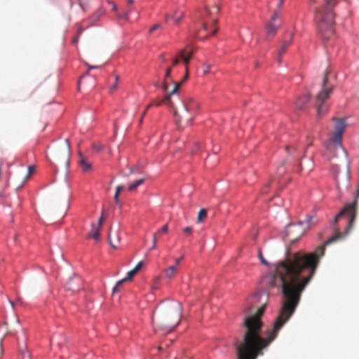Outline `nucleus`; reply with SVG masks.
<instances>
[{
    "mask_svg": "<svg viewBox=\"0 0 359 359\" xmlns=\"http://www.w3.org/2000/svg\"><path fill=\"white\" fill-rule=\"evenodd\" d=\"M340 237L341 234L337 233L318 246L315 252L292 253L273 265V272L266 280L269 287L281 290V306L278 316L273 329L266 332V338L261 336L263 324L260 320L265 311V305L259 307L255 315L245 318V331L243 340L236 344L238 359H256L263 354L262 350L276 339L278 331L294 314L302 292L316 272L320 257L324 255L325 246Z\"/></svg>",
    "mask_w": 359,
    "mask_h": 359,
    "instance_id": "obj_1",
    "label": "nucleus"
},
{
    "mask_svg": "<svg viewBox=\"0 0 359 359\" xmlns=\"http://www.w3.org/2000/svg\"><path fill=\"white\" fill-rule=\"evenodd\" d=\"M325 6L316 11L315 20L318 34L323 40L330 39L334 34V13L333 8L337 0H324Z\"/></svg>",
    "mask_w": 359,
    "mask_h": 359,
    "instance_id": "obj_2",
    "label": "nucleus"
},
{
    "mask_svg": "<svg viewBox=\"0 0 359 359\" xmlns=\"http://www.w3.org/2000/svg\"><path fill=\"white\" fill-rule=\"evenodd\" d=\"M182 306L180 302L172 301L167 303L163 309L162 313L155 322L154 315L151 317L152 323L158 327L172 331L179 325L182 318Z\"/></svg>",
    "mask_w": 359,
    "mask_h": 359,
    "instance_id": "obj_3",
    "label": "nucleus"
},
{
    "mask_svg": "<svg viewBox=\"0 0 359 359\" xmlns=\"http://www.w3.org/2000/svg\"><path fill=\"white\" fill-rule=\"evenodd\" d=\"M330 70H327L323 78L321 90L316 97L318 116H320L327 111L325 103L329 99L334 88V85L330 81Z\"/></svg>",
    "mask_w": 359,
    "mask_h": 359,
    "instance_id": "obj_4",
    "label": "nucleus"
},
{
    "mask_svg": "<svg viewBox=\"0 0 359 359\" xmlns=\"http://www.w3.org/2000/svg\"><path fill=\"white\" fill-rule=\"evenodd\" d=\"M193 55V50L191 49H189L188 48H184L181 50L180 53L178 56L176 57V58L173 60L172 65L170 67H168L165 69L163 81L161 85V88L163 91H167L169 86V81H172L171 78V72L172 67L177 65L180 61V60H182L184 61V63L185 65V68L188 67V65L189 63L190 59L191 58Z\"/></svg>",
    "mask_w": 359,
    "mask_h": 359,
    "instance_id": "obj_5",
    "label": "nucleus"
},
{
    "mask_svg": "<svg viewBox=\"0 0 359 359\" xmlns=\"http://www.w3.org/2000/svg\"><path fill=\"white\" fill-rule=\"evenodd\" d=\"M311 221L312 217L308 216L305 221H301L297 224H289L285 229L286 236L290 241L298 239L304 234L305 230L311 226Z\"/></svg>",
    "mask_w": 359,
    "mask_h": 359,
    "instance_id": "obj_6",
    "label": "nucleus"
},
{
    "mask_svg": "<svg viewBox=\"0 0 359 359\" xmlns=\"http://www.w3.org/2000/svg\"><path fill=\"white\" fill-rule=\"evenodd\" d=\"M334 121V133L329 139L327 148L332 147L341 148V135L344 131L346 123L343 119L336 118Z\"/></svg>",
    "mask_w": 359,
    "mask_h": 359,
    "instance_id": "obj_7",
    "label": "nucleus"
},
{
    "mask_svg": "<svg viewBox=\"0 0 359 359\" xmlns=\"http://www.w3.org/2000/svg\"><path fill=\"white\" fill-rule=\"evenodd\" d=\"M357 212V203L354 201L350 204L346 205L344 209H342L334 219V222L337 223L338 219L343 217H347L348 224L346 233L353 227Z\"/></svg>",
    "mask_w": 359,
    "mask_h": 359,
    "instance_id": "obj_8",
    "label": "nucleus"
},
{
    "mask_svg": "<svg viewBox=\"0 0 359 359\" xmlns=\"http://www.w3.org/2000/svg\"><path fill=\"white\" fill-rule=\"evenodd\" d=\"M219 12V7L217 5H214L210 8H205L203 13L202 17L205 19L203 22V29H208L209 23L214 25L217 20V15Z\"/></svg>",
    "mask_w": 359,
    "mask_h": 359,
    "instance_id": "obj_9",
    "label": "nucleus"
},
{
    "mask_svg": "<svg viewBox=\"0 0 359 359\" xmlns=\"http://www.w3.org/2000/svg\"><path fill=\"white\" fill-rule=\"evenodd\" d=\"M172 108L174 110L175 116L178 118V121H181L182 119H184L188 123H190L192 121L193 117L190 113L194 111V106L181 103L180 107L179 109L174 108V107Z\"/></svg>",
    "mask_w": 359,
    "mask_h": 359,
    "instance_id": "obj_10",
    "label": "nucleus"
},
{
    "mask_svg": "<svg viewBox=\"0 0 359 359\" xmlns=\"http://www.w3.org/2000/svg\"><path fill=\"white\" fill-rule=\"evenodd\" d=\"M180 87V83H175V86L173 87L172 90L168 91V89H169V88H168V90L165 91L167 93H166L165 97L162 100L157 102L156 103V105L159 107L161 104H165L169 106L170 107H173V104L171 101V97L177 93Z\"/></svg>",
    "mask_w": 359,
    "mask_h": 359,
    "instance_id": "obj_11",
    "label": "nucleus"
},
{
    "mask_svg": "<svg viewBox=\"0 0 359 359\" xmlns=\"http://www.w3.org/2000/svg\"><path fill=\"white\" fill-rule=\"evenodd\" d=\"M67 289L72 292L80 291L83 287V280L79 276L70 278L67 283Z\"/></svg>",
    "mask_w": 359,
    "mask_h": 359,
    "instance_id": "obj_12",
    "label": "nucleus"
},
{
    "mask_svg": "<svg viewBox=\"0 0 359 359\" xmlns=\"http://www.w3.org/2000/svg\"><path fill=\"white\" fill-rule=\"evenodd\" d=\"M278 17H279V12L278 11H276L274 12L273 15H272L271 22H269L266 27L267 36H273L276 33L278 27H280V25L275 24L274 22Z\"/></svg>",
    "mask_w": 359,
    "mask_h": 359,
    "instance_id": "obj_13",
    "label": "nucleus"
},
{
    "mask_svg": "<svg viewBox=\"0 0 359 359\" xmlns=\"http://www.w3.org/2000/svg\"><path fill=\"white\" fill-rule=\"evenodd\" d=\"M66 145L64 147L63 150L61 151L60 149H58L55 151V157L57 160H61L60 154L62 153V160L67 163H69V157L71 154V147L69 142V140L67 139L65 140Z\"/></svg>",
    "mask_w": 359,
    "mask_h": 359,
    "instance_id": "obj_14",
    "label": "nucleus"
},
{
    "mask_svg": "<svg viewBox=\"0 0 359 359\" xmlns=\"http://www.w3.org/2000/svg\"><path fill=\"white\" fill-rule=\"evenodd\" d=\"M101 227L97 226L95 224L93 223L91 224V231L88 234V238H93L95 240L97 241L100 238V231Z\"/></svg>",
    "mask_w": 359,
    "mask_h": 359,
    "instance_id": "obj_15",
    "label": "nucleus"
},
{
    "mask_svg": "<svg viewBox=\"0 0 359 359\" xmlns=\"http://www.w3.org/2000/svg\"><path fill=\"white\" fill-rule=\"evenodd\" d=\"M143 265L142 262H140L137 266L130 271L127 273L126 276L123 278L126 281L130 280L133 278L137 273V272L140 270L141 267Z\"/></svg>",
    "mask_w": 359,
    "mask_h": 359,
    "instance_id": "obj_16",
    "label": "nucleus"
},
{
    "mask_svg": "<svg viewBox=\"0 0 359 359\" xmlns=\"http://www.w3.org/2000/svg\"><path fill=\"white\" fill-rule=\"evenodd\" d=\"M183 17L184 12L179 10H176L175 11L174 15L172 17L169 15H165V21H167L169 18H172L175 23H179L183 18Z\"/></svg>",
    "mask_w": 359,
    "mask_h": 359,
    "instance_id": "obj_17",
    "label": "nucleus"
},
{
    "mask_svg": "<svg viewBox=\"0 0 359 359\" xmlns=\"http://www.w3.org/2000/svg\"><path fill=\"white\" fill-rule=\"evenodd\" d=\"M177 271V266H170L164 271L165 276L167 278L171 279L175 277L176 273Z\"/></svg>",
    "mask_w": 359,
    "mask_h": 359,
    "instance_id": "obj_18",
    "label": "nucleus"
},
{
    "mask_svg": "<svg viewBox=\"0 0 359 359\" xmlns=\"http://www.w3.org/2000/svg\"><path fill=\"white\" fill-rule=\"evenodd\" d=\"M309 99H310L309 95H304L303 96H302L297 100V102H296L297 107L299 109L303 108L305 106V104L309 102Z\"/></svg>",
    "mask_w": 359,
    "mask_h": 359,
    "instance_id": "obj_19",
    "label": "nucleus"
},
{
    "mask_svg": "<svg viewBox=\"0 0 359 359\" xmlns=\"http://www.w3.org/2000/svg\"><path fill=\"white\" fill-rule=\"evenodd\" d=\"M292 39H293V35H292V34H291L290 35L289 39H288L287 40H285V41H284V43H283V46H282V47H281V48H280V50L278 51V52H279V55H283L285 53V51H286L287 48L290 46V45L291 44V42H292Z\"/></svg>",
    "mask_w": 359,
    "mask_h": 359,
    "instance_id": "obj_20",
    "label": "nucleus"
},
{
    "mask_svg": "<svg viewBox=\"0 0 359 359\" xmlns=\"http://www.w3.org/2000/svg\"><path fill=\"white\" fill-rule=\"evenodd\" d=\"M81 159L79 161V163L81 166L82 167V170L84 172H88L91 170V164L86 161L85 158L82 156L81 154H80Z\"/></svg>",
    "mask_w": 359,
    "mask_h": 359,
    "instance_id": "obj_21",
    "label": "nucleus"
},
{
    "mask_svg": "<svg viewBox=\"0 0 359 359\" xmlns=\"http://www.w3.org/2000/svg\"><path fill=\"white\" fill-rule=\"evenodd\" d=\"M109 243H110L111 246L113 248L116 249V248H117L116 244L119 243L120 237L118 236V234L116 233L114 235V238H113L111 233H109Z\"/></svg>",
    "mask_w": 359,
    "mask_h": 359,
    "instance_id": "obj_22",
    "label": "nucleus"
},
{
    "mask_svg": "<svg viewBox=\"0 0 359 359\" xmlns=\"http://www.w3.org/2000/svg\"><path fill=\"white\" fill-rule=\"evenodd\" d=\"M144 182V178H140L135 181L133 183L130 184L128 187V190L133 191L135 190L140 185L142 184Z\"/></svg>",
    "mask_w": 359,
    "mask_h": 359,
    "instance_id": "obj_23",
    "label": "nucleus"
},
{
    "mask_svg": "<svg viewBox=\"0 0 359 359\" xmlns=\"http://www.w3.org/2000/svg\"><path fill=\"white\" fill-rule=\"evenodd\" d=\"M206 217H207L206 210L204 208L201 209V210L199 211V212L198 214V218H197L198 222H202Z\"/></svg>",
    "mask_w": 359,
    "mask_h": 359,
    "instance_id": "obj_24",
    "label": "nucleus"
},
{
    "mask_svg": "<svg viewBox=\"0 0 359 359\" xmlns=\"http://www.w3.org/2000/svg\"><path fill=\"white\" fill-rule=\"evenodd\" d=\"M123 188H124V187L123 185H119L116 189V191H115V194H114V200H115V203L117 204L119 202L118 197H119L120 192L123 189Z\"/></svg>",
    "mask_w": 359,
    "mask_h": 359,
    "instance_id": "obj_25",
    "label": "nucleus"
},
{
    "mask_svg": "<svg viewBox=\"0 0 359 359\" xmlns=\"http://www.w3.org/2000/svg\"><path fill=\"white\" fill-rule=\"evenodd\" d=\"M126 282V280L123 278L120 280H118L115 286L113 287V290H112V292L113 294L116 293V292H118L119 290H120V288L122 286V285Z\"/></svg>",
    "mask_w": 359,
    "mask_h": 359,
    "instance_id": "obj_26",
    "label": "nucleus"
},
{
    "mask_svg": "<svg viewBox=\"0 0 359 359\" xmlns=\"http://www.w3.org/2000/svg\"><path fill=\"white\" fill-rule=\"evenodd\" d=\"M168 231V225L165 224L161 229H160L155 234L158 236L161 234L166 233Z\"/></svg>",
    "mask_w": 359,
    "mask_h": 359,
    "instance_id": "obj_27",
    "label": "nucleus"
},
{
    "mask_svg": "<svg viewBox=\"0 0 359 359\" xmlns=\"http://www.w3.org/2000/svg\"><path fill=\"white\" fill-rule=\"evenodd\" d=\"M182 103L194 106V110L198 107V103H196L193 98H189L187 102Z\"/></svg>",
    "mask_w": 359,
    "mask_h": 359,
    "instance_id": "obj_28",
    "label": "nucleus"
},
{
    "mask_svg": "<svg viewBox=\"0 0 359 359\" xmlns=\"http://www.w3.org/2000/svg\"><path fill=\"white\" fill-rule=\"evenodd\" d=\"M185 72H186V74H185L184 76L183 77L182 80L180 82H179L180 84H181L182 83H183L184 81H185L188 79V77H189V68H188V67H187L185 68ZM172 83L175 85V83L176 82H173V81H172H172H170H170H169V83Z\"/></svg>",
    "mask_w": 359,
    "mask_h": 359,
    "instance_id": "obj_29",
    "label": "nucleus"
},
{
    "mask_svg": "<svg viewBox=\"0 0 359 359\" xmlns=\"http://www.w3.org/2000/svg\"><path fill=\"white\" fill-rule=\"evenodd\" d=\"M22 359H31L30 353L27 350H23L21 351Z\"/></svg>",
    "mask_w": 359,
    "mask_h": 359,
    "instance_id": "obj_30",
    "label": "nucleus"
},
{
    "mask_svg": "<svg viewBox=\"0 0 359 359\" xmlns=\"http://www.w3.org/2000/svg\"><path fill=\"white\" fill-rule=\"evenodd\" d=\"M211 65L205 64L203 66V72L204 74H207L210 72Z\"/></svg>",
    "mask_w": 359,
    "mask_h": 359,
    "instance_id": "obj_31",
    "label": "nucleus"
},
{
    "mask_svg": "<svg viewBox=\"0 0 359 359\" xmlns=\"http://www.w3.org/2000/svg\"><path fill=\"white\" fill-rule=\"evenodd\" d=\"M259 258L263 264L269 266V262L263 257L261 250H259Z\"/></svg>",
    "mask_w": 359,
    "mask_h": 359,
    "instance_id": "obj_32",
    "label": "nucleus"
},
{
    "mask_svg": "<svg viewBox=\"0 0 359 359\" xmlns=\"http://www.w3.org/2000/svg\"><path fill=\"white\" fill-rule=\"evenodd\" d=\"M157 237L156 234H154L153 236V241H152V245L149 248V250H153L156 248V243H157Z\"/></svg>",
    "mask_w": 359,
    "mask_h": 359,
    "instance_id": "obj_33",
    "label": "nucleus"
},
{
    "mask_svg": "<svg viewBox=\"0 0 359 359\" xmlns=\"http://www.w3.org/2000/svg\"><path fill=\"white\" fill-rule=\"evenodd\" d=\"M105 219V217L104 216V210H102V215L101 217L99 218L98 219V222H97V224H95L97 226L101 227L102 224H103V222L104 221Z\"/></svg>",
    "mask_w": 359,
    "mask_h": 359,
    "instance_id": "obj_34",
    "label": "nucleus"
},
{
    "mask_svg": "<svg viewBox=\"0 0 359 359\" xmlns=\"http://www.w3.org/2000/svg\"><path fill=\"white\" fill-rule=\"evenodd\" d=\"M118 81V76L117 75L115 76V83L111 85L110 87H109V90L111 92L114 91L116 90V86H117V83Z\"/></svg>",
    "mask_w": 359,
    "mask_h": 359,
    "instance_id": "obj_35",
    "label": "nucleus"
},
{
    "mask_svg": "<svg viewBox=\"0 0 359 359\" xmlns=\"http://www.w3.org/2000/svg\"><path fill=\"white\" fill-rule=\"evenodd\" d=\"M93 149L96 151H100L102 150V145L100 143H95L93 144Z\"/></svg>",
    "mask_w": 359,
    "mask_h": 359,
    "instance_id": "obj_36",
    "label": "nucleus"
},
{
    "mask_svg": "<svg viewBox=\"0 0 359 359\" xmlns=\"http://www.w3.org/2000/svg\"><path fill=\"white\" fill-rule=\"evenodd\" d=\"M183 232L187 235L189 236L192 233V228L190 226H187L183 229Z\"/></svg>",
    "mask_w": 359,
    "mask_h": 359,
    "instance_id": "obj_37",
    "label": "nucleus"
},
{
    "mask_svg": "<svg viewBox=\"0 0 359 359\" xmlns=\"http://www.w3.org/2000/svg\"><path fill=\"white\" fill-rule=\"evenodd\" d=\"M34 171V166H29L28 168V172L26 175V178H28Z\"/></svg>",
    "mask_w": 359,
    "mask_h": 359,
    "instance_id": "obj_38",
    "label": "nucleus"
},
{
    "mask_svg": "<svg viewBox=\"0 0 359 359\" xmlns=\"http://www.w3.org/2000/svg\"><path fill=\"white\" fill-rule=\"evenodd\" d=\"M117 17L118 18H123L125 20H129V13L128 12L125 13L123 16H121L119 14H117Z\"/></svg>",
    "mask_w": 359,
    "mask_h": 359,
    "instance_id": "obj_39",
    "label": "nucleus"
},
{
    "mask_svg": "<svg viewBox=\"0 0 359 359\" xmlns=\"http://www.w3.org/2000/svg\"><path fill=\"white\" fill-rule=\"evenodd\" d=\"M159 27H160V25L158 24L154 25L152 27L150 28L149 33H152L154 31L158 29Z\"/></svg>",
    "mask_w": 359,
    "mask_h": 359,
    "instance_id": "obj_40",
    "label": "nucleus"
},
{
    "mask_svg": "<svg viewBox=\"0 0 359 359\" xmlns=\"http://www.w3.org/2000/svg\"><path fill=\"white\" fill-rule=\"evenodd\" d=\"M278 174L281 175L285 172V170L282 165L279 166L278 168Z\"/></svg>",
    "mask_w": 359,
    "mask_h": 359,
    "instance_id": "obj_41",
    "label": "nucleus"
},
{
    "mask_svg": "<svg viewBox=\"0 0 359 359\" xmlns=\"http://www.w3.org/2000/svg\"><path fill=\"white\" fill-rule=\"evenodd\" d=\"M182 259H183V257H181L180 258L176 259V260H175V266H177V267L178 265H180V262L182 261Z\"/></svg>",
    "mask_w": 359,
    "mask_h": 359,
    "instance_id": "obj_42",
    "label": "nucleus"
},
{
    "mask_svg": "<svg viewBox=\"0 0 359 359\" xmlns=\"http://www.w3.org/2000/svg\"><path fill=\"white\" fill-rule=\"evenodd\" d=\"M109 4L112 6V10L114 11H117V6L114 2H109Z\"/></svg>",
    "mask_w": 359,
    "mask_h": 359,
    "instance_id": "obj_43",
    "label": "nucleus"
},
{
    "mask_svg": "<svg viewBox=\"0 0 359 359\" xmlns=\"http://www.w3.org/2000/svg\"><path fill=\"white\" fill-rule=\"evenodd\" d=\"M145 115H146V111H144L142 113V117H141V118L140 119V121H139L140 124H141V123H142V121H143V118L145 116Z\"/></svg>",
    "mask_w": 359,
    "mask_h": 359,
    "instance_id": "obj_44",
    "label": "nucleus"
},
{
    "mask_svg": "<svg viewBox=\"0 0 359 359\" xmlns=\"http://www.w3.org/2000/svg\"><path fill=\"white\" fill-rule=\"evenodd\" d=\"M97 13L99 14V15H102L104 13V11L103 9H100L97 11Z\"/></svg>",
    "mask_w": 359,
    "mask_h": 359,
    "instance_id": "obj_45",
    "label": "nucleus"
},
{
    "mask_svg": "<svg viewBox=\"0 0 359 359\" xmlns=\"http://www.w3.org/2000/svg\"><path fill=\"white\" fill-rule=\"evenodd\" d=\"M2 353H3L2 344H1V341H0V358L2 355Z\"/></svg>",
    "mask_w": 359,
    "mask_h": 359,
    "instance_id": "obj_46",
    "label": "nucleus"
},
{
    "mask_svg": "<svg viewBox=\"0 0 359 359\" xmlns=\"http://www.w3.org/2000/svg\"><path fill=\"white\" fill-rule=\"evenodd\" d=\"M281 56L282 55H279V54L278 55L277 61H278V64L281 63Z\"/></svg>",
    "mask_w": 359,
    "mask_h": 359,
    "instance_id": "obj_47",
    "label": "nucleus"
},
{
    "mask_svg": "<svg viewBox=\"0 0 359 359\" xmlns=\"http://www.w3.org/2000/svg\"><path fill=\"white\" fill-rule=\"evenodd\" d=\"M77 41H78V36L73 39V41H72L73 43L76 44L77 43Z\"/></svg>",
    "mask_w": 359,
    "mask_h": 359,
    "instance_id": "obj_48",
    "label": "nucleus"
},
{
    "mask_svg": "<svg viewBox=\"0 0 359 359\" xmlns=\"http://www.w3.org/2000/svg\"><path fill=\"white\" fill-rule=\"evenodd\" d=\"M151 107H152L151 104H148L144 111H146V112L148 111V109H150Z\"/></svg>",
    "mask_w": 359,
    "mask_h": 359,
    "instance_id": "obj_49",
    "label": "nucleus"
},
{
    "mask_svg": "<svg viewBox=\"0 0 359 359\" xmlns=\"http://www.w3.org/2000/svg\"><path fill=\"white\" fill-rule=\"evenodd\" d=\"M97 67H98L97 66H89L88 67V69H95V68H97Z\"/></svg>",
    "mask_w": 359,
    "mask_h": 359,
    "instance_id": "obj_50",
    "label": "nucleus"
},
{
    "mask_svg": "<svg viewBox=\"0 0 359 359\" xmlns=\"http://www.w3.org/2000/svg\"><path fill=\"white\" fill-rule=\"evenodd\" d=\"M134 172H135V168H130V174H132V173H133Z\"/></svg>",
    "mask_w": 359,
    "mask_h": 359,
    "instance_id": "obj_51",
    "label": "nucleus"
},
{
    "mask_svg": "<svg viewBox=\"0 0 359 359\" xmlns=\"http://www.w3.org/2000/svg\"><path fill=\"white\" fill-rule=\"evenodd\" d=\"M217 30V29L216 27L213 28L212 32V34H215Z\"/></svg>",
    "mask_w": 359,
    "mask_h": 359,
    "instance_id": "obj_52",
    "label": "nucleus"
},
{
    "mask_svg": "<svg viewBox=\"0 0 359 359\" xmlns=\"http://www.w3.org/2000/svg\"><path fill=\"white\" fill-rule=\"evenodd\" d=\"M195 147H196V148L198 149V148L200 147V144H199V143H198V142H197V143H196V144H195Z\"/></svg>",
    "mask_w": 359,
    "mask_h": 359,
    "instance_id": "obj_53",
    "label": "nucleus"
},
{
    "mask_svg": "<svg viewBox=\"0 0 359 359\" xmlns=\"http://www.w3.org/2000/svg\"><path fill=\"white\" fill-rule=\"evenodd\" d=\"M127 2L130 4H131L134 2V0H127Z\"/></svg>",
    "mask_w": 359,
    "mask_h": 359,
    "instance_id": "obj_54",
    "label": "nucleus"
},
{
    "mask_svg": "<svg viewBox=\"0 0 359 359\" xmlns=\"http://www.w3.org/2000/svg\"><path fill=\"white\" fill-rule=\"evenodd\" d=\"M313 1V3H315L316 2V0H311Z\"/></svg>",
    "mask_w": 359,
    "mask_h": 359,
    "instance_id": "obj_55",
    "label": "nucleus"
}]
</instances>
